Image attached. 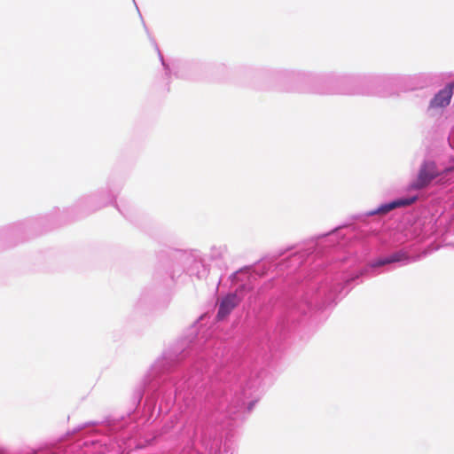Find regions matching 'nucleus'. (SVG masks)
Wrapping results in <instances>:
<instances>
[{
  "label": "nucleus",
  "mask_w": 454,
  "mask_h": 454,
  "mask_svg": "<svg viewBox=\"0 0 454 454\" xmlns=\"http://www.w3.org/2000/svg\"><path fill=\"white\" fill-rule=\"evenodd\" d=\"M439 176L434 162H425L421 165L417 179L411 184L412 190H420L427 187L432 180Z\"/></svg>",
  "instance_id": "nucleus-1"
},
{
  "label": "nucleus",
  "mask_w": 454,
  "mask_h": 454,
  "mask_svg": "<svg viewBox=\"0 0 454 454\" xmlns=\"http://www.w3.org/2000/svg\"><path fill=\"white\" fill-rule=\"evenodd\" d=\"M239 303V299L235 294H231L225 296L220 302L217 318L219 320L225 318Z\"/></svg>",
  "instance_id": "nucleus-2"
},
{
  "label": "nucleus",
  "mask_w": 454,
  "mask_h": 454,
  "mask_svg": "<svg viewBox=\"0 0 454 454\" xmlns=\"http://www.w3.org/2000/svg\"><path fill=\"white\" fill-rule=\"evenodd\" d=\"M452 93L449 90H440L434 98L432 99L430 106L431 107H445L447 106L451 98Z\"/></svg>",
  "instance_id": "nucleus-3"
},
{
  "label": "nucleus",
  "mask_w": 454,
  "mask_h": 454,
  "mask_svg": "<svg viewBox=\"0 0 454 454\" xmlns=\"http://www.w3.org/2000/svg\"><path fill=\"white\" fill-rule=\"evenodd\" d=\"M416 198H412L411 200H400L396 201L390 202L388 204L383 205L380 207L376 211L372 212V215L374 214H387L392 209H395V207H402V206H407L415 201Z\"/></svg>",
  "instance_id": "nucleus-4"
},
{
  "label": "nucleus",
  "mask_w": 454,
  "mask_h": 454,
  "mask_svg": "<svg viewBox=\"0 0 454 454\" xmlns=\"http://www.w3.org/2000/svg\"><path fill=\"white\" fill-rule=\"evenodd\" d=\"M409 256L405 252L399 251L388 256V262L389 263L397 262L407 260Z\"/></svg>",
  "instance_id": "nucleus-5"
},
{
  "label": "nucleus",
  "mask_w": 454,
  "mask_h": 454,
  "mask_svg": "<svg viewBox=\"0 0 454 454\" xmlns=\"http://www.w3.org/2000/svg\"><path fill=\"white\" fill-rule=\"evenodd\" d=\"M388 263H389L388 257H387L384 259H379V260L375 261L374 262L372 263V267H380V266H383V265H386Z\"/></svg>",
  "instance_id": "nucleus-6"
}]
</instances>
